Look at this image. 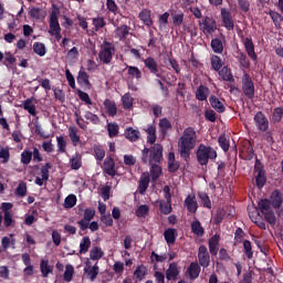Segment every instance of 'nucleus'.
<instances>
[{
	"label": "nucleus",
	"mask_w": 283,
	"mask_h": 283,
	"mask_svg": "<svg viewBox=\"0 0 283 283\" xmlns=\"http://www.w3.org/2000/svg\"><path fill=\"white\" fill-rule=\"evenodd\" d=\"M197 143L198 134L196 133V128L191 126L185 128L178 140V151L180 154V158L186 160V163L191 158V151L192 149H196Z\"/></svg>",
	"instance_id": "f257e3e1"
},
{
	"label": "nucleus",
	"mask_w": 283,
	"mask_h": 283,
	"mask_svg": "<svg viewBox=\"0 0 283 283\" xmlns=\"http://www.w3.org/2000/svg\"><path fill=\"white\" fill-rule=\"evenodd\" d=\"M209 103L211 107L216 109V112H218V114H223V112L227 109L224 107V104H222V102H220V98H218V96L216 95H211L209 97Z\"/></svg>",
	"instance_id": "bb28decb"
},
{
	"label": "nucleus",
	"mask_w": 283,
	"mask_h": 283,
	"mask_svg": "<svg viewBox=\"0 0 283 283\" xmlns=\"http://www.w3.org/2000/svg\"><path fill=\"white\" fill-rule=\"evenodd\" d=\"M283 202V195L280 190H274L270 196V203L272 205L273 209H280Z\"/></svg>",
	"instance_id": "4be33fe9"
},
{
	"label": "nucleus",
	"mask_w": 283,
	"mask_h": 283,
	"mask_svg": "<svg viewBox=\"0 0 283 283\" xmlns=\"http://www.w3.org/2000/svg\"><path fill=\"white\" fill-rule=\"evenodd\" d=\"M15 195H18L20 198H25L28 196V184L25 181H20L17 189Z\"/></svg>",
	"instance_id": "864d4df0"
},
{
	"label": "nucleus",
	"mask_w": 283,
	"mask_h": 283,
	"mask_svg": "<svg viewBox=\"0 0 283 283\" xmlns=\"http://www.w3.org/2000/svg\"><path fill=\"white\" fill-rule=\"evenodd\" d=\"M114 54H116V46L114 43L104 40L98 52V59L102 65H109L114 60Z\"/></svg>",
	"instance_id": "20e7f679"
},
{
	"label": "nucleus",
	"mask_w": 283,
	"mask_h": 283,
	"mask_svg": "<svg viewBox=\"0 0 283 283\" xmlns=\"http://www.w3.org/2000/svg\"><path fill=\"white\" fill-rule=\"evenodd\" d=\"M249 217H250V220L254 222L256 227H259V229L266 231V223L264 222L262 214H260V211L255 210L254 212H250Z\"/></svg>",
	"instance_id": "aec40b11"
},
{
	"label": "nucleus",
	"mask_w": 283,
	"mask_h": 283,
	"mask_svg": "<svg viewBox=\"0 0 283 283\" xmlns=\"http://www.w3.org/2000/svg\"><path fill=\"white\" fill-rule=\"evenodd\" d=\"M207 96H209V87L201 84L196 91V98L202 102L207 99Z\"/></svg>",
	"instance_id": "79ce46f5"
},
{
	"label": "nucleus",
	"mask_w": 283,
	"mask_h": 283,
	"mask_svg": "<svg viewBox=\"0 0 283 283\" xmlns=\"http://www.w3.org/2000/svg\"><path fill=\"white\" fill-rule=\"evenodd\" d=\"M159 210L161 211V213H164V216H169V213L174 211V209L171 208V199H166V201L160 200Z\"/></svg>",
	"instance_id": "58836bf2"
},
{
	"label": "nucleus",
	"mask_w": 283,
	"mask_h": 283,
	"mask_svg": "<svg viewBox=\"0 0 283 283\" xmlns=\"http://www.w3.org/2000/svg\"><path fill=\"white\" fill-rule=\"evenodd\" d=\"M191 232L197 235L198 238H202L205 235V228L202 227V223H200L199 220H195L190 224Z\"/></svg>",
	"instance_id": "2f4dec72"
},
{
	"label": "nucleus",
	"mask_w": 283,
	"mask_h": 283,
	"mask_svg": "<svg viewBox=\"0 0 283 283\" xmlns=\"http://www.w3.org/2000/svg\"><path fill=\"white\" fill-rule=\"evenodd\" d=\"M178 275H180V268H178V263H170L166 270V280H168V282H176V280H178Z\"/></svg>",
	"instance_id": "2eb2a0df"
},
{
	"label": "nucleus",
	"mask_w": 283,
	"mask_h": 283,
	"mask_svg": "<svg viewBox=\"0 0 283 283\" xmlns=\"http://www.w3.org/2000/svg\"><path fill=\"white\" fill-rule=\"evenodd\" d=\"M243 250L248 260H253V245L251 244V241H243Z\"/></svg>",
	"instance_id": "4d7b16f0"
},
{
	"label": "nucleus",
	"mask_w": 283,
	"mask_h": 283,
	"mask_svg": "<svg viewBox=\"0 0 283 283\" xmlns=\"http://www.w3.org/2000/svg\"><path fill=\"white\" fill-rule=\"evenodd\" d=\"M283 118V107H275L272 112V122L282 123Z\"/></svg>",
	"instance_id": "680f3d73"
},
{
	"label": "nucleus",
	"mask_w": 283,
	"mask_h": 283,
	"mask_svg": "<svg viewBox=\"0 0 283 283\" xmlns=\"http://www.w3.org/2000/svg\"><path fill=\"white\" fill-rule=\"evenodd\" d=\"M172 17V25L175 28H180L185 23V13L182 11H178L171 14Z\"/></svg>",
	"instance_id": "a19ab883"
},
{
	"label": "nucleus",
	"mask_w": 283,
	"mask_h": 283,
	"mask_svg": "<svg viewBox=\"0 0 283 283\" xmlns=\"http://www.w3.org/2000/svg\"><path fill=\"white\" fill-rule=\"evenodd\" d=\"M122 103L124 109H132L134 107V97H132V94L126 93L122 96Z\"/></svg>",
	"instance_id": "8fccbe9b"
},
{
	"label": "nucleus",
	"mask_w": 283,
	"mask_h": 283,
	"mask_svg": "<svg viewBox=\"0 0 283 283\" xmlns=\"http://www.w3.org/2000/svg\"><path fill=\"white\" fill-rule=\"evenodd\" d=\"M200 265L196 262H191L187 268V273L189 274L190 280H198L200 277Z\"/></svg>",
	"instance_id": "cd10ccee"
},
{
	"label": "nucleus",
	"mask_w": 283,
	"mask_h": 283,
	"mask_svg": "<svg viewBox=\"0 0 283 283\" xmlns=\"http://www.w3.org/2000/svg\"><path fill=\"white\" fill-rule=\"evenodd\" d=\"M255 185L259 189H263L264 185H266V172L256 174L255 176Z\"/></svg>",
	"instance_id": "0e129e2a"
},
{
	"label": "nucleus",
	"mask_w": 283,
	"mask_h": 283,
	"mask_svg": "<svg viewBox=\"0 0 283 283\" xmlns=\"http://www.w3.org/2000/svg\"><path fill=\"white\" fill-rule=\"evenodd\" d=\"M253 120L259 132H269V118L261 111L254 115Z\"/></svg>",
	"instance_id": "9d476101"
},
{
	"label": "nucleus",
	"mask_w": 283,
	"mask_h": 283,
	"mask_svg": "<svg viewBox=\"0 0 283 283\" xmlns=\"http://www.w3.org/2000/svg\"><path fill=\"white\" fill-rule=\"evenodd\" d=\"M196 156L201 167H207L209 160H216L218 158V151L211 146L200 144L197 148Z\"/></svg>",
	"instance_id": "7ed1b4c3"
},
{
	"label": "nucleus",
	"mask_w": 283,
	"mask_h": 283,
	"mask_svg": "<svg viewBox=\"0 0 283 283\" xmlns=\"http://www.w3.org/2000/svg\"><path fill=\"white\" fill-rule=\"evenodd\" d=\"M197 196L206 209H211V198H209V195L207 192L199 191Z\"/></svg>",
	"instance_id": "a18cd8bd"
},
{
	"label": "nucleus",
	"mask_w": 283,
	"mask_h": 283,
	"mask_svg": "<svg viewBox=\"0 0 283 283\" xmlns=\"http://www.w3.org/2000/svg\"><path fill=\"white\" fill-rule=\"evenodd\" d=\"M184 205L189 213H196L198 211V201L196 200V195H188L184 201Z\"/></svg>",
	"instance_id": "6ab92c4d"
},
{
	"label": "nucleus",
	"mask_w": 283,
	"mask_h": 283,
	"mask_svg": "<svg viewBox=\"0 0 283 283\" xmlns=\"http://www.w3.org/2000/svg\"><path fill=\"white\" fill-rule=\"evenodd\" d=\"M124 136L129 143H136L140 139V130L134 129V127H127L124 132Z\"/></svg>",
	"instance_id": "5701e85b"
},
{
	"label": "nucleus",
	"mask_w": 283,
	"mask_h": 283,
	"mask_svg": "<svg viewBox=\"0 0 283 283\" xmlns=\"http://www.w3.org/2000/svg\"><path fill=\"white\" fill-rule=\"evenodd\" d=\"M150 166V176L153 182H156L160 176H163V168L158 164H149Z\"/></svg>",
	"instance_id": "e433bc0d"
},
{
	"label": "nucleus",
	"mask_w": 283,
	"mask_h": 283,
	"mask_svg": "<svg viewBox=\"0 0 283 283\" xmlns=\"http://www.w3.org/2000/svg\"><path fill=\"white\" fill-rule=\"evenodd\" d=\"M29 15L31 17V19H45V11H43V9L41 8H32L29 11Z\"/></svg>",
	"instance_id": "603ef678"
},
{
	"label": "nucleus",
	"mask_w": 283,
	"mask_h": 283,
	"mask_svg": "<svg viewBox=\"0 0 283 283\" xmlns=\"http://www.w3.org/2000/svg\"><path fill=\"white\" fill-rule=\"evenodd\" d=\"M84 118H86V120H90V123H92V125H101V117H98V115L86 111Z\"/></svg>",
	"instance_id": "13d9d810"
},
{
	"label": "nucleus",
	"mask_w": 283,
	"mask_h": 283,
	"mask_svg": "<svg viewBox=\"0 0 283 283\" xmlns=\"http://www.w3.org/2000/svg\"><path fill=\"white\" fill-rule=\"evenodd\" d=\"M219 147L223 149V151H229L230 143L226 135H220L218 138Z\"/></svg>",
	"instance_id": "338daca9"
},
{
	"label": "nucleus",
	"mask_w": 283,
	"mask_h": 283,
	"mask_svg": "<svg viewBox=\"0 0 283 283\" xmlns=\"http://www.w3.org/2000/svg\"><path fill=\"white\" fill-rule=\"evenodd\" d=\"M55 32H61V24L59 23V11L53 10L50 14L49 20V34H53Z\"/></svg>",
	"instance_id": "4468645a"
},
{
	"label": "nucleus",
	"mask_w": 283,
	"mask_h": 283,
	"mask_svg": "<svg viewBox=\"0 0 283 283\" xmlns=\"http://www.w3.org/2000/svg\"><path fill=\"white\" fill-rule=\"evenodd\" d=\"M118 124L116 123H109L107 125V132H108V136L109 138H116V136H118Z\"/></svg>",
	"instance_id": "69168bd1"
},
{
	"label": "nucleus",
	"mask_w": 283,
	"mask_h": 283,
	"mask_svg": "<svg viewBox=\"0 0 283 283\" xmlns=\"http://www.w3.org/2000/svg\"><path fill=\"white\" fill-rule=\"evenodd\" d=\"M158 127H159V134L161 138H167V135L169 134V132L174 129V126H171V122H169L167 117L159 119Z\"/></svg>",
	"instance_id": "a211bd4d"
},
{
	"label": "nucleus",
	"mask_w": 283,
	"mask_h": 283,
	"mask_svg": "<svg viewBox=\"0 0 283 283\" xmlns=\"http://www.w3.org/2000/svg\"><path fill=\"white\" fill-rule=\"evenodd\" d=\"M243 160H253L255 156V150H253V146L251 143H248V146H244L242 151Z\"/></svg>",
	"instance_id": "4c0bfd02"
},
{
	"label": "nucleus",
	"mask_w": 283,
	"mask_h": 283,
	"mask_svg": "<svg viewBox=\"0 0 283 283\" xmlns=\"http://www.w3.org/2000/svg\"><path fill=\"white\" fill-rule=\"evenodd\" d=\"M105 255V252H103V249L95 247L90 251V259L91 260H101Z\"/></svg>",
	"instance_id": "5fc2aeb1"
},
{
	"label": "nucleus",
	"mask_w": 283,
	"mask_h": 283,
	"mask_svg": "<svg viewBox=\"0 0 283 283\" xmlns=\"http://www.w3.org/2000/svg\"><path fill=\"white\" fill-rule=\"evenodd\" d=\"M269 14H270V18L272 19L275 28H280V25H282V21H283L282 14H280V12L274 11V10H270Z\"/></svg>",
	"instance_id": "3c124183"
},
{
	"label": "nucleus",
	"mask_w": 283,
	"mask_h": 283,
	"mask_svg": "<svg viewBox=\"0 0 283 283\" xmlns=\"http://www.w3.org/2000/svg\"><path fill=\"white\" fill-rule=\"evenodd\" d=\"M94 216H96V210H94V208H86L84 210V218L77 221L81 231H87V229H90V222L94 220Z\"/></svg>",
	"instance_id": "1a4fd4ad"
},
{
	"label": "nucleus",
	"mask_w": 283,
	"mask_h": 283,
	"mask_svg": "<svg viewBox=\"0 0 283 283\" xmlns=\"http://www.w3.org/2000/svg\"><path fill=\"white\" fill-rule=\"evenodd\" d=\"M199 30L203 32V34H213L216 30H218V23L213 17L206 15L201 20L198 21Z\"/></svg>",
	"instance_id": "423d86ee"
},
{
	"label": "nucleus",
	"mask_w": 283,
	"mask_h": 283,
	"mask_svg": "<svg viewBox=\"0 0 283 283\" xmlns=\"http://www.w3.org/2000/svg\"><path fill=\"white\" fill-rule=\"evenodd\" d=\"M242 92L247 98L250 101H253L255 98V84L253 83V80L251 78V75L244 74L242 78Z\"/></svg>",
	"instance_id": "0eeeda50"
},
{
	"label": "nucleus",
	"mask_w": 283,
	"mask_h": 283,
	"mask_svg": "<svg viewBox=\"0 0 283 283\" xmlns=\"http://www.w3.org/2000/svg\"><path fill=\"white\" fill-rule=\"evenodd\" d=\"M144 67L148 70L149 74L156 76L157 78H163L165 81V76L160 72V66H158V62L156 59L148 56L144 60Z\"/></svg>",
	"instance_id": "6e6552de"
},
{
	"label": "nucleus",
	"mask_w": 283,
	"mask_h": 283,
	"mask_svg": "<svg viewBox=\"0 0 283 283\" xmlns=\"http://www.w3.org/2000/svg\"><path fill=\"white\" fill-rule=\"evenodd\" d=\"M210 63L211 69L214 70V72H220L222 70V65H224V62H222V59L219 55H212Z\"/></svg>",
	"instance_id": "37998d69"
},
{
	"label": "nucleus",
	"mask_w": 283,
	"mask_h": 283,
	"mask_svg": "<svg viewBox=\"0 0 283 283\" xmlns=\"http://www.w3.org/2000/svg\"><path fill=\"white\" fill-rule=\"evenodd\" d=\"M70 165H71V169H74L75 171H78V169L83 167V160L78 153L71 158Z\"/></svg>",
	"instance_id": "c03bdc74"
},
{
	"label": "nucleus",
	"mask_w": 283,
	"mask_h": 283,
	"mask_svg": "<svg viewBox=\"0 0 283 283\" xmlns=\"http://www.w3.org/2000/svg\"><path fill=\"white\" fill-rule=\"evenodd\" d=\"M144 132L147 134V143L149 145L156 144V139L158 138V136L156 135V125L147 124L146 128H144Z\"/></svg>",
	"instance_id": "412c9836"
},
{
	"label": "nucleus",
	"mask_w": 283,
	"mask_h": 283,
	"mask_svg": "<svg viewBox=\"0 0 283 283\" xmlns=\"http://www.w3.org/2000/svg\"><path fill=\"white\" fill-rule=\"evenodd\" d=\"M164 238L167 244H176V239L178 238V230L174 228H168L164 232Z\"/></svg>",
	"instance_id": "c85d7f7f"
},
{
	"label": "nucleus",
	"mask_w": 283,
	"mask_h": 283,
	"mask_svg": "<svg viewBox=\"0 0 283 283\" xmlns=\"http://www.w3.org/2000/svg\"><path fill=\"white\" fill-rule=\"evenodd\" d=\"M33 52L38 54V56H45V54H48V50L45 49V44L43 42H34Z\"/></svg>",
	"instance_id": "de8ad7c7"
},
{
	"label": "nucleus",
	"mask_w": 283,
	"mask_h": 283,
	"mask_svg": "<svg viewBox=\"0 0 283 283\" xmlns=\"http://www.w3.org/2000/svg\"><path fill=\"white\" fill-rule=\"evenodd\" d=\"M271 205L272 203L269 199H261L258 203V207L261 213L264 216L266 222L273 227L276 224L277 219L275 218V212H273Z\"/></svg>",
	"instance_id": "39448f33"
},
{
	"label": "nucleus",
	"mask_w": 283,
	"mask_h": 283,
	"mask_svg": "<svg viewBox=\"0 0 283 283\" xmlns=\"http://www.w3.org/2000/svg\"><path fill=\"white\" fill-rule=\"evenodd\" d=\"M210 45L214 54H222V52H224V44L222 43V40L218 38L212 39Z\"/></svg>",
	"instance_id": "c9c22d12"
},
{
	"label": "nucleus",
	"mask_w": 283,
	"mask_h": 283,
	"mask_svg": "<svg viewBox=\"0 0 283 283\" xmlns=\"http://www.w3.org/2000/svg\"><path fill=\"white\" fill-rule=\"evenodd\" d=\"M210 255L216 256L220 251V234L212 235L208 241Z\"/></svg>",
	"instance_id": "f3484780"
},
{
	"label": "nucleus",
	"mask_w": 283,
	"mask_h": 283,
	"mask_svg": "<svg viewBox=\"0 0 283 283\" xmlns=\"http://www.w3.org/2000/svg\"><path fill=\"white\" fill-rule=\"evenodd\" d=\"M198 261L200 266L207 269L211 264V256L209 255V250L206 245H200L198 250Z\"/></svg>",
	"instance_id": "f8f14e48"
},
{
	"label": "nucleus",
	"mask_w": 283,
	"mask_h": 283,
	"mask_svg": "<svg viewBox=\"0 0 283 283\" xmlns=\"http://www.w3.org/2000/svg\"><path fill=\"white\" fill-rule=\"evenodd\" d=\"M77 83L85 90H92V83H90V75L85 71H80L77 75Z\"/></svg>",
	"instance_id": "a878e982"
},
{
	"label": "nucleus",
	"mask_w": 283,
	"mask_h": 283,
	"mask_svg": "<svg viewBox=\"0 0 283 283\" xmlns=\"http://www.w3.org/2000/svg\"><path fill=\"white\" fill-rule=\"evenodd\" d=\"M243 45H244V49H245V52H247L248 56L252 61H258V54L255 53V44H253V39L252 38H245L243 40Z\"/></svg>",
	"instance_id": "dca6fc26"
},
{
	"label": "nucleus",
	"mask_w": 283,
	"mask_h": 283,
	"mask_svg": "<svg viewBox=\"0 0 283 283\" xmlns=\"http://www.w3.org/2000/svg\"><path fill=\"white\" fill-rule=\"evenodd\" d=\"M164 148L160 144H153L150 148L144 147L142 150V163L144 165H158L163 161Z\"/></svg>",
	"instance_id": "f03ea898"
},
{
	"label": "nucleus",
	"mask_w": 283,
	"mask_h": 283,
	"mask_svg": "<svg viewBox=\"0 0 283 283\" xmlns=\"http://www.w3.org/2000/svg\"><path fill=\"white\" fill-rule=\"evenodd\" d=\"M221 20L223 23V27L228 32H232V30L235 29V22L233 21V15L231 14V11L227 9H221Z\"/></svg>",
	"instance_id": "9b49d317"
},
{
	"label": "nucleus",
	"mask_w": 283,
	"mask_h": 283,
	"mask_svg": "<svg viewBox=\"0 0 283 283\" xmlns=\"http://www.w3.org/2000/svg\"><path fill=\"white\" fill-rule=\"evenodd\" d=\"M149 182H150L149 174H143L138 185V191L140 196H145V193H147V189H149Z\"/></svg>",
	"instance_id": "393cba45"
},
{
	"label": "nucleus",
	"mask_w": 283,
	"mask_h": 283,
	"mask_svg": "<svg viewBox=\"0 0 283 283\" xmlns=\"http://www.w3.org/2000/svg\"><path fill=\"white\" fill-rule=\"evenodd\" d=\"M243 239H244V230H242V228H238L234 232L233 247H238V244H242Z\"/></svg>",
	"instance_id": "e2e57ef3"
},
{
	"label": "nucleus",
	"mask_w": 283,
	"mask_h": 283,
	"mask_svg": "<svg viewBox=\"0 0 283 283\" xmlns=\"http://www.w3.org/2000/svg\"><path fill=\"white\" fill-rule=\"evenodd\" d=\"M102 169L104 174L107 176H111V178H114L118 171L116 170V161H114V158L112 157H106L104 159Z\"/></svg>",
	"instance_id": "ddd939ff"
},
{
	"label": "nucleus",
	"mask_w": 283,
	"mask_h": 283,
	"mask_svg": "<svg viewBox=\"0 0 283 283\" xmlns=\"http://www.w3.org/2000/svg\"><path fill=\"white\" fill-rule=\"evenodd\" d=\"M40 271L42 273V276L48 277L50 273L54 271V266L50 265V261L42 259L40 262Z\"/></svg>",
	"instance_id": "7c9ffc66"
},
{
	"label": "nucleus",
	"mask_w": 283,
	"mask_h": 283,
	"mask_svg": "<svg viewBox=\"0 0 283 283\" xmlns=\"http://www.w3.org/2000/svg\"><path fill=\"white\" fill-rule=\"evenodd\" d=\"M219 72V76L222 81H227L229 83H235V78L233 77V73H231V69L228 66H223Z\"/></svg>",
	"instance_id": "c756f323"
},
{
	"label": "nucleus",
	"mask_w": 283,
	"mask_h": 283,
	"mask_svg": "<svg viewBox=\"0 0 283 283\" xmlns=\"http://www.w3.org/2000/svg\"><path fill=\"white\" fill-rule=\"evenodd\" d=\"M23 109H25V112H29L31 116H36V106L33 105L32 98H28L23 102Z\"/></svg>",
	"instance_id": "49530a36"
},
{
	"label": "nucleus",
	"mask_w": 283,
	"mask_h": 283,
	"mask_svg": "<svg viewBox=\"0 0 283 283\" xmlns=\"http://www.w3.org/2000/svg\"><path fill=\"white\" fill-rule=\"evenodd\" d=\"M139 20L146 25L147 28H151L154 25V20H151V10L143 9L139 12Z\"/></svg>",
	"instance_id": "b1692460"
},
{
	"label": "nucleus",
	"mask_w": 283,
	"mask_h": 283,
	"mask_svg": "<svg viewBox=\"0 0 283 283\" xmlns=\"http://www.w3.org/2000/svg\"><path fill=\"white\" fill-rule=\"evenodd\" d=\"M21 163L22 165H30L32 163V151L24 149L21 153Z\"/></svg>",
	"instance_id": "774afa93"
},
{
	"label": "nucleus",
	"mask_w": 283,
	"mask_h": 283,
	"mask_svg": "<svg viewBox=\"0 0 283 283\" xmlns=\"http://www.w3.org/2000/svg\"><path fill=\"white\" fill-rule=\"evenodd\" d=\"M98 273H99L98 263H95L93 268H88V269L84 268V274L87 275L91 282H94L96 280V277L98 276Z\"/></svg>",
	"instance_id": "473e14b6"
},
{
	"label": "nucleus",
	"mask_w": 283,
	"mask_h": 283,
	"mask_svg": "<svg viewBox=\"0 0 283 283\" xmlns=\"http://www.w3.org/2000/svg\"><path fill=\"white\" fill-rule=\"evenodd\" d=\"M115 34L118 39H127V34H129V27L126 24L118 27Z\"/></svg>",
	"instance_id": "6e6d98bb"
},
{
	"label": "nucleus",
	"mask_w": 283,
	"mask_h": 283,
	"mask_svg": "<svg viewBox=\"0 0 283 283\" xmlns=\"http://www.w3.org/2000/svg\"><path fill=\"white\" fill-rule=\"evenodd\" d=\"M74 280V265L67 264L64 271V282H72Z\"/></svg>",
	"instance_id": "bf43d9fd"
},
{
	"label": "nucleus",
	"mask_w": 283,
	"mask_h": 283,
	"mask_svg": "<svg viewBox=\"0 0 283 283\" xmlns=\"http://www.w3.org/2000/svg\"><path fill=\"white\" fill-rule=\"evenodd\" d=\"M69 137L74 147L81 143V136L78 135V128H76V126L69 127Z\"/></svg>",
	"instance_id": "f704fd0d"
},
{
	"label": "nucleus",
	"mask_w": 283,
	"mask_h": 283,
	"mask_svg": "<svg viewBox=\"0 0 283 283\" xmlns=\"http://www.w3.org/2000/svg\"><path fill=\"white\" fill-rule=\"evenodd\" d=\"M126 70H128L130 78H136V81H140V78H143V72L138 66L126 65Z\"/></svg>",
	"instance_id": "ea45409f"
},
{
	"label": "nucleus",
	"mask_w": 283,
	"mask_h": 283,
	"mask_svg": "<svg viewBox=\"0 0 283 283\" xmlns=\"http://www.w3.org/2000/svg\"><path fill=\"white\" fill-rule=\"evenodd\" d=\"M104 107L108 114V116H116L118 114V108L116 107V102L111 101V99H105L104 101Z\"/></svg>",
	"instance_id": "72a5a7b5"
},
{
	"label": "nucleus",
	"mask_w": 283,
	"mask_h": 283,
	"mask_svg": "<svg viewBox=\"0 0 283 283\" xmlns=\"http://www.w3.org/2000/svg\"><path fill=\"white\" fill-rule=\"evenodd\" d=\"M90 247H92V240L90 237H84L80 243L81 255L87 253V251H90Z\"/></svg>",
	"instance_id": "09e8293b"
},
{
	"label": "nucleus",
	"mask_w": 283,
	"mask_h": 283,
	"mask_svg": "<svg viewBox=\"0 0 283 283\" xmlns=\"http://www.w3.org/2000/svg\"><path fill=\"white\" fill-rule=\"evenodd\" d=\"M93 151H94V157L99 163L105 159V149L102 146L95 145L93 148Z\"/></svg>",
	"instance_id": "052dcab7"
}]
</instances>
